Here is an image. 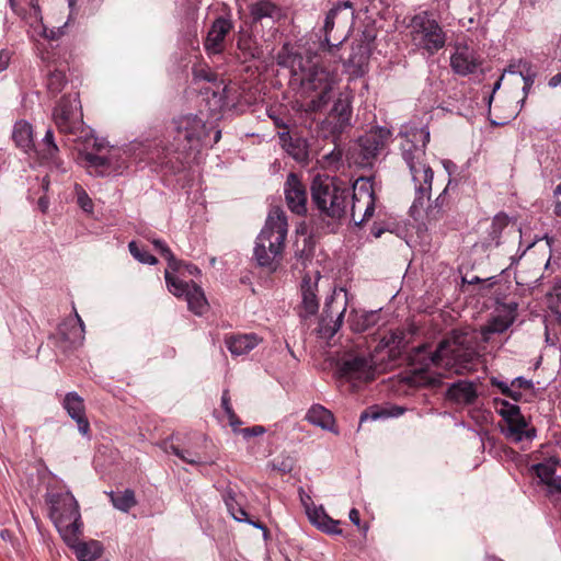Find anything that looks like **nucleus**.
Wrapping results in <instances>:
<instances>
[{"mask_svg":"<svg viewBox=\"0 0 561 561\" xmlns=\"http://www.w3.org/2000/svg\"><path fill=\"white\" fill-rule=\"evenodd\" d=\"M401 156L407 163L412 181L415 185L416 196L410 208L411 216L425 226H435L444 216L440 197L433 203L430 201L434 173L426 162V145L430 141L427 126L405 125L400 133Z\"/></svg>","mask_w":561,"mask_h":561,"instance_id":"f257e3e1","label":"nucleus"},{"mask_svg":"<svg viewBox=\"0 0 561 561\" xmlns=\"http://www.w3.org/2000/svg\"><path fill=\"white\" fill-rule=\"evenodd\" d=\"M333 83V73L320 65L316 55L290 57V84L309 99V111H319L328 104Z\"/></svg>","mask_w":561,"mask_h":561,"instance_id":"f03ea898","label":"nucleus"},{"mask_svg":"<svg viewBox=\"0 0 561 561\" xmlns=\"http://www.w3.org/2000/svg\"><path fill=\"white\" fill-rule=\"evenodd\" d=\"M287 218L280 208H273L256 237L253 250L256 263L268 272H275L282 261L287 237Z\"/></svg>","mask_w":561,"mask_h":561,"instance_id":"7ed1b4c3","label":"nucleus"},{"mask_svg":"<svg viewBox=\"0 0 561 561\" xmlns=\"http://www.w3.org/2000/svg\"><path fill=\"white\" fill-rule=\"evenodd\" d=\"M49 516L66 543L81 535L82 520L78 501L70 492L49 494Z\"/></svg>","mask_w":561,"mask_h":561,"instance_id":"20e7f679","label":"nucleus"},{"mask_svg":"<svg viewBox=\"0 0 561 561\" xmlns=\"http://www.w3.org/2000/svg\"><path fill=\"white\" fill-rule=\"evenodd\" d=\"M312 201L324 215L341 219L347 215V187L336 178H314L311 185Z\"/></svg>","mask_w":561,"mask_h":561,"instance_id":"39448f33","label":"nucleus"},{"mask_svg":"<svg viewBox=\"0 0 561 561\" xmlns=\"http://www.w3.org/2000/svg\"><path fill=\"white\" fill-rule=\"evenodd\" d=\"M473 354V337L466 332L454 331L448 339L439 343L432 355V362L435 365L458 371L471 360Z\"/></svg>","mask_w":561,"mask_h":561,"instance_id":"423d86ee","label":"nucleus"},{"mask_svg":"<svg viewBox=\"0 0 561 561\" xmlns=\"http://www.w3.org/2000/svg\"><path fill=\"white\" fill-rule=\"evenodd\" d=\"M411 38L417 48L430 55H434L446 44V33L428 12H421L413 16Z\"/></svg>","mask_w":561,"mask_h":561,"instance_id":"0eeeda50","label":"nucleus"},{"mask_svg":"<svg viewBox=\"0 0 561 561\" xmlns=\"http://www.w3.org/2000/svg\"><path fill=\"white\" fill-rule=\"evenodd\" d=\"M391 137L390 129L375 127L360 136L351 152V160L360 168H371Z\"/></svg>","mask_w":561,"mask_h":561,"instance_id":"6e6552de","label":"nucleus"},{"mask_svg":"<svg viewBox=\"0 0 561 561\" xmlns=\"http://www.w3.org/2000/svg\"><path fill=\"white\" fill-rule=\"evenodd\" d=\"M376 207V193L373 178H358L353 184V194L347 215L351 221L359 226L369 220Z\"/></svg>","mask_w":561,"mask_h":561,"instance_id":"1a4fd4ad","label":"nucleus"},{"mask_svg":"<svg viewBox=\"0 0 561 561\" xmlns=\"http://www.w3.org/2000/svg\"><path fill=\"white\" fill-rule=\"evenodd\" d=\"M353 15L352 4L348 1L329 11L323 25V43L329 49L341 45L348 37Z\"/></svg>","mask_w":561,"mask_h":561,"instance_id":"9d476101","label":"nucleus"},{"mask_svg":"<svg viewBox=\"0 0 561 561\" xmlns=\"http://www.w3.org/2000/svg\"><path fill=\"white\" fill-rule=\"evenodd\" d=\"M179 149L183 151L199 150L202 140L207 136L204 121L195 115L181 116L174 121Z\"/></svg>","mask_w":561,"mask_h":561,"instance_id":"9b49d317","label":"nucleus"},{"mask_svg":"<svg viewBox=\"0 0 561 561\" xmlns=\"http://www.w3.org/2000/svg\"><path fill=\"white\" fill-rule=\"evenodd\" d=\"M57 128L65 134H76L82 130V111L78 95L61 98L53 113Z\"/></svg>","mask_w":561,"mask_h":561,"instance_id":"f8f14e48","label":"nucleus"},{"mask_svg":"<svg viewBox=\"0 0 561 561\" xmlns=\"http://www.w3.org/2000/svg\"><path fill=\"white\" fill-rule=\"evenodd\" d=\"M168 289L176 297H184L188 309L197 316L204 314L208 309V302L203 289L194 283L183 282L172 276L169 270L164 272Z\"/></svg>","mask_w":561,"mask_h":561,"instance_id":"ddd939ff","label":"nucleus"},{"mask_svg":"<svg viewBox=\"0 0 561 561\" xmlns=\"http://www.w3.org/2000/svg\"><path fill=\"white\" fill-rule=\"evenodd\" d=\"M374 359L370 354L348 355L340 365V376L350 382H367L374 378Z\"/></svg>","mask_w":561,"mask_h":561,"instance_id":"4468645a","label":"nucleus"},{"mask_svg":"<svg viewBox=\"0 0 561 561\" xmlns=\"http://www.w3.org/2000/svg\"><path fill=\"white\" fill-rule=\"evenodd\" d=\"M80 156L84 161V167L89 173L96 176H115L121 174L125 168L124 162L113 153L100 156L82 151Z\"/></svg>","mask_w":561,"mask_h":561,"instance_id":"2eb2a0df","label":"nucleus"},{"mask_svg":"<svg viewBox=\"0 0 561 561\" xmlns=\"http://www.w3.org/2000/svg\"><path fill=\"white\" fill-rule=\"evenodd\" d=\"M533 469L540 482L543 483L548 492L561 494V462L560 459L551 457L545 461L534 465Z\"/></svg>","mask_w":561,"mask_h":561,"instance_id":"dca6fc26","label":"nucleus"},{"mask_svg":"<svg viewBox=\"0 0 561 561\" xmlns=\"http://www.w3.org/2000/svg\"><path fill=\"white\" fill-rule=\"evenodd\" d=\"M284 191L288 208L293 213L304 215L307 211V191L295 173L288 174Z\"/></svg>","mask_w":561,"mask_h":561,"instance_id":"f3484780","label":"nucleus"},{"mask_svg":"<svg viewBox=\"0 0 561 561\" xmlns=\"http://www.w3.org/2000/svg\"><path fill=\"white\" fill-rule=\"evenodd\" d=\"M232 30V22L226 18L216 19L206 36L204 47L208 54H220L225 47V38Z\"/></svg>","mask_w":561,"mask_h":561,"instance_id":"a211bd4d","label":"nucleus"},{"mask_svg":"<svg viewBox=\"0 0 561 561\" xmlns=\"http://www.w3.org/2000/svg\"><path fill=\"white\" fill-rule=\"evenodd\" d=\"M64 408L68 415L77 423L79 432L87 436L90 432V423L85 416L83 399L75 391L68 392L64 399Z\"/></svg>","mask_w":561,"mask_h":561,"instance_id":"6ab92c4d","label":"nucleus"},{"mask_svg":"<svg viewBox=\"0 0 561 561\" xmlns=\"http://www.w3.org/2000/svg\"><path fill=\"white\" fill-rule=\"evenodd\" d=\"M453 70L461 76L472 73L479 66L473 49L467 45H456L455 53L450 57Z\"/></svg>","mask_w":561,"mask_h":561,"instance_id":"aec40b11","label":"nucleus"},{"mask_svg":"<svg viewBox=\"0 0 561 561\" xmlns=\"http://www.w3.org/2000/svg\"><path fill=\"white\" fill-rule=\"evenodd\" d=\"M446 398L459 405L473 404L478 399L477 386L474 382L469 380L453 382L447 388Z\"/></svg>","mask_w":561,"mask_h":561,"instance_id":"412c9836","label":"nucleus"},{"mask_svg":"<svg viewBox=\"0 0 561 561\" xmlns=\"http://www.w3.org/2000/svg\"><path fill=\"white\" fill-rule=\"evenodd\" d=\"M370 46L366 41H359L352 47V53L345 62L347 71L354 77H360L369 61Z\"/></svg>","mask_w":561,"mask_h":561,"instance_id":"4be33fe9","label":"nucleus"},{"mask_svg":"<svg viewBox=\"0 0 561 561\" xmlns=\"http://www.w3.org/2000/svg\"><path fill=\"white\" fill-rule=\"evenodd\" d=\"M304 507L310 523L317 528L331 535L342 534V529L339 527L340 522L331 518L322 506H310L304 501Z\"/></svg>","mask_w":561,"mask_h":561,"instance_id":"5701e85b","label":"nucleus"},{"mask_svg":"<svg viewBox=\"0 0 561 561\" xmlns=\"http://www.w3.org/2000/svg\"><path fill=\"white\" fill-rule=\"evenodd\" d=\"M352 107L346 99H337L327 118V124L332 125V133H342L350 125Z\"/></svg>","mask_w":561,"mask_h":561,"instance_id":"b1692460","label":"nucleus"},{"mask_svg":"<svg viewBox=\"0 0 561 561\" xmlns=\"http://www.w3.org/2000/svg\"><path fill=\"white\" fill-rule=\"evenodd\" d=\"M59 333L65 342L71 346H79L84 341V324L80 316L76 312L73 318L65 320L59 325Z\"/></svg>","mask_w":561,"mask_h":561,"instance_id":"393cba45","label":"nucleus"},{"mask_svg":"<svg viewBox=\"0 0 561 561\" xmlns=\"http://www.w3.org/2000/svg\"><path fill=\"white\" fill-rule=\"evenodd\" d=\"M318 282L312 280L310 277H304L301 283V309L302 317H310L318 312L319 300L317 296Z\"/></svg>","mask_w":561,"mask_h":561,"instance_id":"a878e982","label":"nucleus"},{"mask_svg":"<svg viewBox=\"0 0 561 561\" xmlns=\"http://www.w3.org/2000/svg\"><path fill=\"white\" fill-rule=\"evenodd\" d=\"M502 432L506 438L518 443L523 439H531L535 437V430L527 428V422L523 415L512 419L505 422V426L502 427Z\"/></svg>","mask_w":561,"mask_h":561,"instance_id":"bb28decb","label":"nucleus"},{"mask_svg":"<svg viewBox=\"0 0 561 561\" xmlns=\"http://www.w3.org/2000/svg\"><path fill=\"white\" fill-rule=\"evenodd\" d=\"M260 341L255 334H242L227 339L226 344L232 355L240 356L252 351Z\"/></svg>","mask_w":561,"mask_h":561,"instance_id":"cd10ccee","label":"nucleus"},{"mask_svg":"<svg viewBox=\"0 0 561 561\" xmlns=\"http://www.w3.org/2000/svg\"><path fill=\"white\" fill-rule=\"evenodd\" d=\"M306 420L327 431H334V416L333 414L322 405L316 404L312 405L307 412Z\"/></svg>","mask_w":561,"mask_h":561,"instance_id":"c85d7f7f","label":"nucleus"},{"mask_svg":"<svg viewBox=\"0 0 561 561\" xmlns=\"http://www.w3.org/2000/svg\"><path fill=\"white\" fill-rule=\"evenodd\" d=\"M13 140L23 151L30 152L34 149L33 128L26 121H19L13 128Z\"/></svg>","mask_w":561,"mask_h":561,"instance_id":"c756f323","label":"nucleus"},{"mask_svg":"<svg viewBox=\"0 0 561 561\" xmlns=\"http://www.w3.org/2000/svg\"><path fill=\"white\" fill-rule=\"evenodd\" d=\"M75 550L79 561H94L102 554V547L98 541L80 542L79 537L72 543H67Z\"/></svg>","mask_w":561,"mask_h":561,"instance_id":"7c9ffc66","label":"nucleus"},{"mask_svg":"<svg viewBox=\"0 0 561 561\" xmlns=\"http://www.w3.org/2000/svg\"><path fill=\"white\" fill-rule=\"evenodd\" d=\"M279 138L283 147L295 160L302 162L308 159V151L304 140L296 139L294 141L288 131L282 133Z\"/></svg>","mask_w":561,"mask_h":561,"instance_id":"2f4dec72","label":"nucleus"},{"mask_svg":"<svg viewBox=\"0 0 561 561\" xmlns=\"http://www.w3.org/2000/svg\"><path fill=\"white\" fill-rule=\"evenodd\" d=\"M250 13L254 21H261L263 19L277 20L282 15L280 10L267 0L257 1L252 4Z\"/></svg>","mask_w":561,"mask_h":561,"instance_id":"473e14b6","label":"nucleus"},{"mask_svg":"<svg viewBox=\"0 0 561 561\" xmlns=\"http://www.w3.org/2000/svg\"><path fill=\"white\" fill-rule=\"evenodd\" d=\"M514 322V317L510 313L504 316H496L489 320V322L481 329V334L484 340L489 339L490 334L505 332Z\"/></svg>","mask_w":561,"mask_h":561,"instance_id":"72a5a7b5","label":"nucleus"},{"mask_svg":"<svg viewBox=\"0 0 561 561\" xmlns=\"http://www.w3.org/2000/svg\"><path fill=\"white\" fill-rule=\"evenodd\" d=\"M110 497L114 507L125 513L136 505L135 493L130 489L122 493L111 492Z\"/></svg>","mask_w":561,"mask_h":561,"instance_id":"f704fd0d","label":"nucleus"},{"mask_svg":"<svg viewBox=\"0 0 561 561\" xmlns=\"http://www.w3.org/2000/svg\"><path fill=\"white\" fill-rule=\"evenodd\" d=\"M374 312H355L350 317V327L354 332H364L375 323Z\"/></svg>","mask_w":561,"mask_h":561,"instance_id":"c9c22d12","label":"nucleus"},{"mask_svg":"<svg viewBox=\"0 0 561 561\" xmlns=\"http://www.w3.org/2000/svg\"><path fill=\"white\" fill-rule=\"evenodd\" d=\"M345 308L336 312L335 319H330L328 321L327 316L321 319L320 322V333L325 337H332L334 334L340 330L342 322H343V316H344Z\"/></svg>","mask_w":561,"mask_h":561,"instance_id":"e433bc0d","label":"nucleus"},{"mask_svg":"<svg viewBox=\"0 0 561 561\" xmlns=\"http://www.w3.org/2000/svg\"><path fill=\"white\" fill-rule=\"evenodd\" d=\"M496 404L497 412L503 417L504 422L522 415L520 409L516 404L508 403L505 400H496Z\"/></svg>","mask_w":561,"mask_h":561,"instance_id":"4c0bfd02","label":"nucleus"},{"mask_svg":"<svg viewBox=\"0 0 561 561\" xmlns=\"http://www.w3.org/2000/svg\"><path fill=\"white\" fill-rule=\"evenodd\" d=\"M152 244L164 256L169 263V271L176 272L180 267V262L175 259L169 247L161 240H152Z\"/></svg>","mask_w":561,"mask_h":561,"instance_id":"58836bf2","label":"nucleus"},{"mask_svg":"<svg viewBox=\"0 0 561 561\" xmlns=\"http://www.w3.org/2000/svg\"><path fill=\"white\" fill-rule=\"evenodd\" d=\"M508 73H520L526 82V85H530L534 81L535 73L530 72V66L525 61H518L517 64L510 65L506 69Z\"/></svg>","mask_w":561,"mask_h":561,"instance_id":"ea45409f","label":"nucleus"},{"mask_svg":"<svg viewBox=\"0 0 561 561\" xmlns=\"http://www.w3.org/2000/svg\"><path fill=\"white\" fill-rule=\"evenodd\" d=\"M128 249L131 255L140 263L154 265L158 262L148 251L141 250L135 241L129 242Z\"/></svg>","mask_w":561,"mask_h":561,"instance_id":"a19ab883","label":"nucleus"},{"mask_svg":"<svg viewBox=\"0 0 561 561\" xmlns=\"http://www.w3.org/2000/svg\"><path fill=\"white\" fill-rule=\"evenodd\" d=\"M42 146H43L42 152H43L44 157L47 159L55 158V156L59 151L57 145L55 144L54 134H53L51 129L46 130V134L43 138Z\"/></svg>","mask_w":561,"mask_h":561,"instance_id":"79ce46f5","label":"nucleus"},{"mask_svg":"<svg viewBox=\"0 0 561 561\" xmlns=\"http://www.w3.org/2000/svg\"><path fill=\"white\" fill-rule=\"evenodd\" d=\"M402 341H403V335L401 332H392L391 331L381 339L380 344L383 347H389L390 353H393V352L400 351Z\"/></svg>","mask_w":561,"mask_h":561,"instance_id":"37998d69","label":"nucleus"},{"mask_svg":"<svg viewBox=\"0 0 561 561\" xmlns=\"http://www.w3.org/2000/svg\"><path fill=\"white\" fill-rule=\"evenodd\" d=\"M221 404H222V408L228 416L230 426L233 428L234 432H237L238 426L241 424V421L238 419V416L236 415V413L233 412V410L230 405V399H229V394H228L227 390L224 391V393H222Z\"/></svg>","mask_w":561,"mask_h":561,"instance_id":"c03bdc74","label":"nucleus"},{"mask_svg":"<svg viewBox=\"0 0 561 561\" xmlns=\"http://www.w3.org/2000/svg\"><path fill=\"white\" fill-rule=\"evenodd\" d=\"M508 222H510V220L506 215L500 214V215L494 216L492 224H491L492 240H496L500 237L503 229L505 227H507Z\"/></svg>","mask_w":561,"mask_h":561,"instance_id":"a18cd8bd","label":"nucleus"},{"mask_svg":"<svg viewBox=\"0 0 561 561\" xmlns=\"http://www.w3.org/2000/svg\"><path fill=\"white\" fill-rule=\"evenodd\" d=\"M76 195L78 205L87 213H93V202L87 192L80 186L76 185Z\"/></svg>","mask_w":561,"mask_h":561,"instance_id":"49530a36","label":"nucleus"},{"mask_svg":"<svg viewBox=\"0 0 561 561\" xmlns=\"http://www.w3.org/2000/svg\"><path fill=\"white\" fill-rule=\"evenodd\" d=\"M491 382H492V385H493V386H496V387L501 390V392H502L503 394H505V396H507V397H511V398H512V399H514L515 401H518V400L520 399V397H522L520 391L515 390V389L512 387V385H511V386H508L506 382H504V381H500V380H497V379H495V378H493V379L491 380Z\"/></svg>","mask_w":561,"mask_h":561,"instance_id":"de8ad7c7","label":"nucleus"},{"mask_svg":"<svg viewBox=\"0 0 561 561\" xmlns=\"http://www.w3.org/2000/svg\"><path fill=\"white\" fill-rule=\"evenodd\" d=\"M231 516L238 520V522H248L249 524L253 525L254 527L262 529L264 531V535L266 536L267 529L260 523L250 522L247 519V512L242 507H236L234 511L231 512Z\"/></svg>","mask_w":561,"mask_h":561,"instance_id":"09e8293b","label":"nucleus"},{"mask_svg":"<svg viewBox=\"0 0 561 561\" xmlns=\"http://www.w3.org/2000/svg\"><path fill=\"white\" fill-rule=\"evenodd\" d=\"M244 438L263 435L266 430L264 426L254 425L252 427L242 428L239 431Z\"/></svg>","mask_w":561,"mask_h":561,"instance_id":"8fccbe9b","label":"nucleus"},{"mask_svg":"<svg viewBox=\"0 0 561 561\" xmlns=\"http://www.w3.org/2000/svg\"><path fill=\"white\" fill-rule=\"evenodd\" d=\"M293 468H294V460L290 457L284 458L278 463H273V469L278 470L283 473L290 472L293 470Z\"/></svg>","mask_w":561,"mask_h":561,"instance_id":"3c124183","label":"nucleus"},{"mask_svg":"<svg viewBox=\"0 0 561 561\" xmlns=\"http://www.w3.org/2000/svg\"><path fill=\"white\" fill-rule=\"evenodd\" d=\"M85 142H87V148L91 147V148H93V149H95L98 151H101L103 148H105L104 140L98 139L92 134H87L85 135Z\"/></svg>","mask_w":561,"mask_h":561,"instance_id":"603ef678","label":"nucleus"},{"mask_svg":"<svg viewBox=\"0 0 561 561\" xmlns=\"http://www.w3.org/2000/svg\"><path fill=\"white\" fill-rule=\"evenodd\" d=\"M193 72H194V77L196 79L205 80V81H208V82L215 80V75L209 69H206V68H195L193 70Z\"/></svg>","mask_w":561,"mask_h":561,"instance_id":"864d4df0","label":"nucleus"},{"mask_svg":"<svg viewBox=\"0 0 561 561\" xmlns=\"http://www.w3.org/2000/svg\"><path fill=\"white\" fill-rule=\"evenodd\" d=\"M512 387L517 391L520 389H531L533 382L523 377H517L512 381Z\"/></svg>","mask_w":561,"mask_h":561,"instance_id":"5fc2aeb1","label":"nucleus"},{"mask_svg":"<svg viewBox=\"0 0 561 561\" xmlns=\"http://www.w3.org/2000/svg\"><path fill=\"white\" fill-rule=\"evenodd\" d=\"M386 416H388V413L385 412V411H381V412H375V411L368 412V411H365L360 415V422H364L367 419L377 420V419L386 417Z\"/></svg>","mask_w":561,"mask_h":561,"instance_id":"6e6d98bb","label":"nucleus"},{"mask_svg":"<svg viewBox=\"0 0 561 561\" xmlns=\"http://www.w3.org/2000/svg\"><path fill=\"white\" fill-rule=\"evenodd\" d=\"M554 214L561 216V185L554 190Z\"/></svg>","mask_w":561,"mask_h":561,"instance_id":"4d7b16f0","label":"nucleus"},{"mask_svg":"<svg viewBox=\"0 0 561 561\" xmlns=\"http://www.w3.org/2000/svg\"><path fill=\"white\" fill-rule=\"evenodd\" d=\"M10 62V55L5 50L0 51V72L5 70Z\"/></svg>","mask_w":561,"mask_h":561,"instance_id":"13d9d810","label":"nucleus"},{"mask_svg":"<svg viewBox=\"0 0 561 561\" xmlns=\"http://www.w3.org/2000/svg\"><path fill=\"white\" fill-rule=\"evenodd\" d=\"M350 520L356 525H360L359 512L356 508H352L348 514Z\"/></svg>","mask_w":561,"mask_h":561,"instance_id":"bf43d9fd","label":"nucleus"},{"mask_svg":"<svg viewBox=\"0 0 561 561\" xmlns=\"http://www.w3.org/2000/svg\"><path fill=\"white\" fill-rule=\"evenodd\" d=\"M225 503L229 510V512L231 513L232 511H234L236 506V501H234V496L231 494V493H227L226 496H225Z\"/></svg>","mask_w":561,"mask_h":561,"instance_id":"052dcab7","label":"nucleus"},{"mask_svg":"<svg viewBox=\"0 0 561 561\" xmlns=\"http://www.w3.org/2000/svg\"><path fill=\"white\" fill-rule=\"evenodd\" d=\"M170 451H171L172 454H174L175 456H178V457L182 458L183 460H185V461L190 462V463H196V462H197V461H196V460H194V459H187V458H185V457H184V455L182 454V451H181L176 446H171V447H170Z\"/></svg>","mask_w":561,"mask_h":561,"instance_id":"680f3d73","label":"nucleus"},{"mask_svg":"<svg viewBox=\"0 0 561 561\" xmlns=\"http://www.w3.org/2000/svg\"><path fill=\"white\" fill-rule=\"evenodd\" d=\"M561 85V72L560 73H557L554 75L553 77L550 78L549 80V87L551 88H557Z\"/></svg>","mask_w":561,"mask_h":561,"instance_id":"e2e57ef3","label":"nucleus"},{"mask_svg":"<svg viewBox=\"0 0 561 561\" xmlns=\"http://www.w3.org/2000/svg\"><path fill=\"white\" fill-rule=\"evenodd\" d=\"M296 257L301 262L302 265H306L307 261H309V255L308 254H298L296 253Z\"/></svg>","mask_w":561,"mask_h":561,"instance_id":"0e129e2a","label":"nucleus"},{"mask_svg":"<svg viewBox=\"0 0 561 561\" xmlns=\"http://www.w3.org/2000/svg\"><path fill=\"white\" fill-rule=\"evenodd\" d=\"M304 501L309 504L310 506H316L313 503H312V500L309 495L305 494L302 491H301V502L304 503Z\"/></svg>","mask_w":561,"mask_h":561,"instance_id":"69168bd1","label":"nucleus"},{"mask_svg":"<svg viewBox=\"0 0 561 561\" xmlns=\"http://www.w3.org/2000/svg\"><path fill=\"white\" fill-rule=\"evenodd\" d=\"M38 205H39L41 209L45 213L48 207V202L45 198H39Z\"/></svg>","mask_w":561,"mask_h":561,"instance_id":"338daca9","label":"nucleus"},{"mask_svg":"<svg viewBox=\"0 0 561 561\" xmlns=\"http://www.w3.org/2000/svg\"><path fill=\"white\" fill-rule=\"evenodd\" d=\"M382 232H383V230L380 228L373 227V229H371V233L375 238H379Z\"/></svg>","mask_w":561,"mask_h":561,"instance_id":"774afa93","label":"nucleus"}]
</instances>
